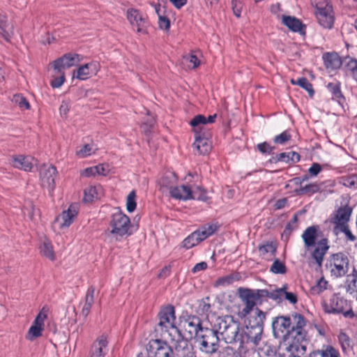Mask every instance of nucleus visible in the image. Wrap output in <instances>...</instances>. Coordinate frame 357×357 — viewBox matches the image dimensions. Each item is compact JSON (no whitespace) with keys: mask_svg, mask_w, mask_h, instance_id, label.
<instances>
[{"mask_svg":"<svg viewBox=\"0 0 357 357\" xmlns=\"http://www.w3.org/2000/svg\"><path fill=\"white\" fill-rule=\"evenodd\" d=\"M291 326L290 335L293 337V343L284 344V349L290 353L294 357H300L305 352L306 347L302 344L305 340L306 332L304 329L305 326V320L304 317L299 314H294L291 319Z\"/></svg>","mask_w":357,"mask_h":357,"instance_id":"f257e3e1","label":"nucleus"},{"mask_svg":"<svg viewBox=\"0 0 357 357\" xmlns=\"http://www.w3.org/2000/svg\"><path fill=\"white\" fill-rule=\"evenodd\" d=\"M214 327L217 334L219 333L226 343L232 344L241 340L239 324L231 316L216 317Z\"/></svg>","mask_w":357,"mask_h":357,"instance_id":"f03ea898","label":"nucleus"},{"mask_svg":"<svg viewBox=\"0 0 357 357\" xmlns=\"http://www.w3.org/2000/svg\"><path fill=\"white\" fill-rule=\"evenodd\" d=\"M350 261L347 254L337 252L331 255L326 262V268L335 278L344 276L349 271Z\"/></svg>","mask_w":357,"mask_h":357,"instance_id":"7ed1b4c3","label":"nucleus"},{"mask_svg":"<svg viewBox=\"0 0 357 357\" xmlns=\"http://www.w3.org/2000/svg\"><path fill=\"white\" fill-rule=\"evenodd\" d=\"M315 8V16L318 23L323 28L331 29L334 24V15L332 6L328 0H311Z\"/></svg>","mask_w":357,"mask_h":357,"instance_id":"20e7f679","label":"nucleus"},{"mask_svg":"<svg viewBox=\"0 0 357 357\" xmlns=\"http://www.w3.org/2000/svg\"><path fill=\"white\" fill-rule=\"evenodd\" d=\"M266 292L264 289L252 290L249 289H240L239 297L245 304V307L238 312L241 319L245 318L253 310L255 305L261 302Z\"/></svg>","mask_w":357,"mask_h":357,"instance_id":"39448f33","label":"nucleus"},{"mask_svg":"<svg viewBox=\"0 0 357 357\" xmlns=\"http://www.w3.org/2000/svg\"><path fill=\"white\" fill-rule=\"evenodd\" d=\"M109 227V234L116 240H119L124 236L130 235L128 232L130 227V219L118 208H116L112 215Z\"/></svg>","mask_w":357,"mask_h":357,"instance_id":"423d86ee","label":"nucleus"},{"mask_svg":"<svg viewBox=\"0 0 357 357\" xmlns=\"http://www.w3.org/2000/svg\"><path fill=\"white\" fill-rule=\"evenodd\" d=\"M195 342L201 351L212 354L218 349L219 337L215 330L206 327L201 330Z\"/></svg>","mask_w":357,"mask_h":357,"instance_id":"0eeeda50","label":"nucleus"},{"mask_svg":"<svg viewBox=\"0 0 357 357\" xmlns=\"http://www.w3.org/2000/svg\"><path fill=\"white\" fill-rule=\"evenodd\" d=\"M321 305L324 310L328 314L343 313L346 317L354 316L351 310H347L349 307L347 301L339 294H334L329 299H324Z\"/></svg>","mask_w":357,"mask_h":357,"instance_id":"6e6552de","label":"nucleus"},{"mask_svg":"<svg viewBox=\"0 0 357 357\" xmlns=\"http://www.w3.org/2000/svg\"><path fill=\"white\" fill-rule=\"evenodd\" d=\"M291 321L287 317H278L273 319L272 328L273 335L276 338H282L283 343L281 344L284 348L285 343H293V337L290 335Z\"/></svg>","mask_w":357,"mask_h":357,"instance_id":"1a4fd4ad","label":"nucleus"},{"mask_svg":"<svg viewBox=\"0 0 357 357\" xmlns=\"http://www.w3.org/2000/svg\"><path fill=\"white\" fill-rule=\"evenodd\" d=\"M217 229V227L213 224L204 225L199 229L192 232L183 241V246L190 249L212 235Z\"/></svg>","mask_w":357,"mask_h":357,"instance_id":"9d476101","label":"nucleus"},{"mask_svg":"<svg viewBox=\"0 0 357 357\" xmlns=\"http://www.w3.org/2000/svg\"><path fill=\"white\" fill-rule=\"evenodd\" d=\"M158 326L160 328L162 331H168L169 330H172L174 333H177L179 337L178 330L175 326L176 316L173 306L167 305L162 307L158 314Z\"/></svg>","mask_w":357,"mask_h":357,"instance_id":"9b49d317","label":"nucleus"},{"mask_svg":"<svg viewBox=\"0 0 357 357\" xmlns=\"http://www.w3.org/2000/svg\"><path fill=\"white\" fill-rule=\"evenodd\" d=\"M39 174L42 186L52 192L55 187L56 168L50 164H44L40 167Z\"/></svg>","mask_w":357,"mask_h":357,"instance_id":"f8f14e48","label":"nucleus"},{"mask_svg":"<svg viewBox=\"0 0 357 357\" xmlns=\"http://www.w3.org/2000/svg\"><path fill=\"white\" fill-rule=\"evenodd\" d=\"M173 351L165 342L151 340L147 347V357H172Z\"/></svg>","mask_w":357,"mask_h":357,"instance_id":"ddd939ff","label":"nucleus"},{"mask_svg":"<svg viewBox=\"0 0 357 357\" xmlns=\"http://www.w3.org/2000/svg\"><path fill=\"white\" fill-rule=\"evenodd\" d=\"M46 319L47 314L43 310L40 311L36 316L25 335L26 340L33 341L42 336L45 326L44 323Z\"/></svg>","mask_w":357,"mask_h":357,"instance_id":"4468645a","label":"nucleus"},{"mask_svg":"<svg viewBox=\"0 0 357 357\" xmlns=\"http://www.w3.org/2000/svg\"><path fill=\"white\" fill-rule=\"evenodd\" d=\"M352 209L348 206L339 208L331 218V222L333 224L334 231L340 229L345 228L348 225Z\"/></svg>","mask_w":357,"mask_h":357,"instance_id":"2eb2a0df","label":"nucleus"},{"mask_svg":"<svg viewBox=\"0 0 357 357\" xmlns=\"http://www.w3.org/2000/svg\"><path fill=\"white\" fill-rule=\"evenodd\" d=\"M82 60V56L77 54L69 53L56 59L53 63V66L57 73L62 70L78 65Z\"/></svg>","mask_w":357,"mask_h":357,"instance_id":"dca6fc26","label":"nucleus"},{"mask_svg":"<svg viewBox=\"0 0 357 357\" xmlns=\"http://www.w3.org/2000/svg\"><path fill=\"white\" fill-rule=\"evenodd\" d=\"M99 69V64L97 62L93 61L86 63L73 71V77L80 80H85L96 75Z\"/></svg>","mask_w":357,"mask_h":357,"instance_id":"f3484780","label":"nucleus"},{"mask_svg":"<svg viewBox=\"0 0 357 357\" xmlns=\"http://www.w3.org/2000/svg\"><path fill=\"white\" fill-rule=\"evenodd\" d=\"M108 351L107 337L105 335H102L93 342L90 350V357H105Z\"/></svg>","mask_w":357,"mask_h":357,"instance_id":"a211bd4d","label":"nucleus"},{"mask_svg":"<svg viewBox=\"0 0 357 357\" xmlns=\"http://www.w3.org/2000/svg\"><path fill=\"white\" fill-rule=\"evenodd\" d=\"M182 327L184 331L188 333L187 338L195 339L198 337L199 333L201 330H204V328L201 326V322L197 317H189L182 323Z\"/></svg>","mask_w":357,"mask_h":357,"instance_id":"6ab92c4d","label":"nucleus"},{"mask_svg":"<svg viewBox=\"0 0 357 357\" xmlns=\"http://www.w3.org/2000/svg\"><path fill=\"white\" fill-rule=\"evenodd\" d=\"M127 18L133 29L136 28L137 32H143L147 25V22L142 13L137 10L130 8L127 10Z\"/></svg>","mask_w":357,"mask_h":357,"instance_id":"aec40b11","label":"nucleus"},{"mask_svg":"<svg viewBox=\"0 0 357 357\" xmlns=\"http://www.w3.org/2000/svg\"><path fill=\"white\" fill-rule=\"evenodd\" d=\"M314 246V248L311 253V256L318 266L321 267L324 257L329 249L328 239L324 238L319 241Z\"/></svg>","mask_w":357,"mask_h":357,"instance_id":"412c9836","label":"nucleus"},{"mask_svg":"<svg viewBox=\"0 0 357 357\" xmlns=\"http://www.w3.org/2000/svg\"><path fill=\"white\" fill-rule=\"evenodd\" d=\"M195 134V140L192 145L196 151L195 153L204 155L208 153L211 148L210 140L204 134L201 132Z\"/></svg>","mask_w":357,"mask_h":357,"instance_id":"4be33fe9","label":"nucleus"},{"mask_svg":"<svg viewBox=\"0 0 357 357\" xmlns=\"http://www.w3.org/2000/svg\"><path fill=\"white\" fill-rule=\"evenodd\" d=\"M217 115H210L207 118L204 115L199 114L195 116L190 121V125L195 133L202 132L204 126L207 123H212L215 121Z\"/></svg>","mask_w":357,"mask_h":357,"instance_id":"5701e85b","label":"nucleus"},{"mask_svg":"<svg viewBox=\"0 0 357 357\" xmlns=\"http://www.w3.org/2000/svg\"><path fill=\"white\" fill-rule=\"evenodd\" d=\"M77 214V210L75 206L70 205L67 211L63 213L56 218L61 228H67L73 222V220Z\"/></svg>","mask_w":357,"mask_h":357,"instance_id":"b1692460","label":"nucleus"},{"mask_svg":"<svg viewBox=\"0 0 357 357\" xmlns=\"http://www.w3.org/2000/svg\"><path fill=\"white\" fill-rule=\"evenodd\" d=\"M34 162V159L31 156L17 155L13 158L12 165L19 169L28 172L33 167Z\"/></svg>","mask_w":357,"mask_h":357,"instance_id":"393cba45","label":"nucleus"},{"mask_svg":"<svg viewBox=\"0 0 357 357\" xmlns=\"http://www.w3.org/2000/svg\"><path fill=\"white\" fill-rule=\"evenodd\" d=\"M319 229V226L314 225L308 227L303 231L302 234V238L306 248L308 249L309 248L312 247L316 244L315 240L317 236Z\"/></svg>","mask_w":357,"mask_h":357,"instance_id":"a878e982","label":"nucleus"},{"mask_svg":"<svg viewBox=\"0 0 357 357\" xmlns=\"http://www.w3.org/2000/svg\"><path fill=\"white\" fill-rule=\"evenodd\" d=\"M282 22L292 31L299 32L301 34L305 33V26L297 18L283 15L282 17Z\"/></svg>","mask_w":357,"mask_h":357,"instance_id":"bb28decb","label":"nucleus"},{"mask_svg":"<svg viewBox=\"0 0 357 357\" xmlns=\"http://www.w3.org/2000/svg\"><path fill=\"white\" fill-rule=\"evenodd\" d=\"M170 195L176 199L188 200L191 199L192 189L185 185L174 187L170 191Z\"/></svg>","mask_w":357,"mask_h":357,"instance_id":"cd10ccee","label":"nucleus"},{"mask_svg":"<svg viewBox=\"0 0 357 357\" xmlns=\"http://www.w3.org/2000/svg\"><path fill=\"white\" fill-rule=\"evenodd\" d=\"M176 340V344L174 347V351H173L172 356L174 357H190V349L188 346L187 340L180 339V336H178Z\"/></svg>","mask_w":357,"mask_h":357,"instance_id":"c85d7f7f","label":"nucleus"},{"mask_svg":"<svg viewBox=\"0 0 357 357\" xmlns=\"http://www.w3.org/2000/svg\"><path fill=\"white\" fill-rule=\"evenodd\" d=\"M94 292L95 288L93 287H90L87 289L84 302L80 312V315L82 316L84 319L86 318L90 313L91 306L94 301Z\"/></svg>","mask_w":357,"mask_h":357,"instance_id":"c756f323","label":"nucleus"},{"mask_svg":"<svg viewBox=\"0 0 357 357\" xmlns=\"http://www.w3.org/2000/svg\"><path fill=\"white\" fill-rule=\"evenodd\" d=\"M102 194L103 190L100 185L90 186L85 189L83 200L84 202H92L100 198Z\"/></svg>","mask_w":357,"mask_h":357,"instance_id":"7c9ffc66","label":"nucleus"},{"mask_svg":"<svg viewBox=\"0 0 357 357\" xmlns=\"http://www.w3.org/2000/svg\"><path fill=\"white\" fill-rule=\"evenodd\" d=\"M245 335L248 339L255 345H257L261 340L263 328L259 326H246Z\"/></svg>","mask_w":357,"mask_h":357,"instance_id":"2f4dec72","label":"nucleus"},{"mask_svg":"<svg viewBox=\"0 0 357 357\" xmlns=\"http://www.w3.org/2000/svg\"><path fill=\"white\" fill-rule=\"evenodd\" d=\"M323 59L328 69H337L342 65L341 59L336 53H326L324 54Z\"/></svg>","mask_w":357,"mask_h":357,"instance_id":"473e14b6","label":"nucleus"},{"mask_svg":"<svg viewBox=\"0 0 357 357\" xmlns=\"http://www.w3.org/2000/svg\"><path fill=\"white\" fill-rule=\"evenodd\" d=\"M266 319V314L259 309H255L254 314H252L248 320L246 326H259L264 328V322Z\"/></svg>","mask_w":357,"mask_h":357,"instance_id":"72a5a7b5","label":"nucleus"},{"mask_svg":"<svg viewBox=\"0 0 357 357\" xmlns=\"http://www.w3.org/2000/svg\"><path fill=\"white\" fill-rule=\"evenodd\" d=\"M259 256L263 259L270 260L275 257L276 252V246L271 242H266L259 247Z\"/></svg>","mask_w":357,"mask_h":357,"instance_id":"f704fd0d","label":"nucleus"},{"mask_svg":"<svg viewBox=\"0 0 357 357\" xmlns=\"http://www.w3.org/2000/svg\"><path fill=\"white\" fill-rule=\"evenodd\" d=\"M345 287L347 291L357 299V272L355 270L347 276Z\"/></svg>","mask_w":357,"mask_h":357,"instance_id":"c9c22d12","label":"nucleus"},{"mask_svg":"<svg viewBox=\"0 0 357 357\" xmlns=\"http://www.w3.org/2000/svg\"><path fill=\"white\" fill-rule=\"evenodd\" d=\"M96 146L93 143L80 145L77 147L75 154L78 158H84L96 153Z\"/></svg>","mask_w":357,"mask_h":357,"instance_id":"e433bc0d","label":"nucleus"},{"mask_svg":"<svg viewBox=\"0 0 357 357\" xmlns=\"http://www.w3.org/2000/svg\"><path fill=\"white\" fill-rule=\"evenodd\" d=\"M0 34L6 40L13 35V26L7 22L6 17L0 14Z\"/></svg>","mask_w":357,"mask_h":357,"instance_id":"4c0bfd02","label":"nucleus"},{"mask_svg":"<svg viewBox=\"0 0 357 357\" xmlns=\"http://www.w3.org/2000/svg\"><path fill=\"white\" fill-rule=\"evenodd\" d=\"M338 351L332 346H327L325 349L311 352L308 357H338Z\"/></svg>","mask_w":357,"mask_h":357,"instance_id":"58836bf2","label":"nucleus"},{"mask_svg":"<svg viewBox=\"0 0 357 357\" xmlns=\"http://www.w3.org/2000/svg\"><path fill=\"white\" fill-rule=\"evenodd\" d=\"M176 181V176L172 173H169L161 178L160 185L163 190H167L170 193L171 190H173L174 188Z\"/></svg>","mask_w":357,"mask_h":357,"instance_id":"ea45409f","label":"nucleus"},{"mask_svg":"<svg viewBox=\"0 0 357 357\" xmlns=\"http://www.w3.org/2000/svg\"><path fill=\"white\" fill-rule=\"evenodd\" d=\"M40 252L50 260L54 259V252L50 241L45 239L40 247Z\"/></svg>","mask_w":357,"mask_h":357,"instance_id":"a19ab883","label":"nucleus"},{"mask_svg":"<svg viewBox=\"0 0 357 357\" xmlns=\"http://www.w3.org/2000/svg\"><path fill=\"white\" fill-rule=\"evenodd\" d=\"M328 281L324 278H321L316 284L310 289V294L312 295H319L324 290L327 289Z\"/></svg>","mask_w":357,"mask_h":357,"instance_id":"79ce46f5","label":"nucleus"},{"mask_svg":"<svg viewBox=\"0 0 357 357\" xmlns=\"http://www.w3.org/2000/svg\"><path fill=\"white\" fill-rule=\"evenodd\" d=\"M291 83L294 85L300 86L303 89H305L310 96H313L314 90L312 89V85L308 82V80L306 78L301 77L298 78L297 80L291 79Z\"/></svg>","mask_w":357,"mask_h":357,"instance_id":"37998d69","label":"nucleus"},{"mask_svg":"<svg viewBox=\"0 0 357 357\" xmlns=\"http://www.w3.org/2000/svg\"><path fill=\"white\" fill-rule=\"evenodd\" d=\"M328 89L333 94V99L340 101L343 98L340 91V84L339 82L329 83L327 85Z\"/></svg>","mask_w":357,"mask_h":357,"instance_id":"c03bdc74","label":"nucleus"},{"mask_svg":"<svg viewBox=\"0 0 357 357\" xmlns=\"http://www.w3.org/2000/svg\"><path fill=\"white\" fill-rule=\"evenodd\" d=\"M191 199L205 202L208 199V197L205 190L199 186H195V188L192 190Z\"/></svg>","mask_w":357,"mask_h":357,"instance_id":"a18cd8bd","label":"nucleus"},{"mask_svg":"<svg viewBox=\"0 0 357 357\" xmlns=\"http://www.w3.org/2000/svg\"><path fill=\"white\" fill-rule=\"evenodd\" d=\"M270 271L275 274H284L286 273L287 268L284 264L276 259L271 265Z\"/></svg>","mask_w":357,"mask_h":357,"instance_id":"49530a36","label":"nucleus"},{"mask_svg":"<svg viewBox=\"0 0 357 357\" xmlns=\"http://www.w3.org/2000/svg\"><path fill=\"white\" fill-rule=\"evenodd\" d=\"M319 187L317 183H310L297 190L298 195L313 194L319 191Z\"/></svg>","mask_w":357,"mask_h":357,"instance_id":"de8ad7c7","label":"nucleus"},{"mask_svg":"<svg viewBox=\"0 0 357 357\" xmlns=\"http://www.w3.org/2000/svg\"><path fill=\"white\" fill-rule=\"evenodd\" d=\"M135 197V191H131L127 196L126 209L128 212H133L136 208Z\"/></svg>","mask_w":357,"mask_h":357,"instance_id":"09e8293b","label":"nucleus"},{"mask_svg":"<svg viewBox=\"0 0 357 357\" xmlns=\"http://www.w3.org/2000/svg\"><path fill=\"white\" fill-rule=\"evenodd\" d=\"M347 69L351 71L353 77L357 82V60L348 58L345 60Z\"/></svg>","mask_w":357,"mask_h":357,"instance_id":"8fccbe9b","label":"nucleus"},{"mask_svg":"<svg viewBox=\"0 0 357 357\" xmlns=\"http://www.w3.org/2000/svg\"><path fill=\"white\" fill-rule=\"evenodd\" d=\"M339 342L343 350H347L350 347V339L344 332H340L338 335Z\"/></svg>","mask_w":357,"mask_h":357,"instance_id":"3c124183","label":"nucleus"},{"mask_svg":"<svg viewBox=\"0 0 357 357\" xmlns=\"http://www.w3.org/2000/svg\"><path fill=\"white\" fill-rule=\"evenodd\" d=\"M291 139V135L287 131H284L281 134L274 137L273 142L275 144H284Z\"/></svg>","mask_w":357,"mask_h":357,"instance_id":"603ef678","label":"nucleus"},{"mask_svg":"<svg viewBox=\"0 0 357 357\" xmlns=\"http://www.w3.org/2000/svg\"><path fill=\"white\" fill-rule=\"evenodd\" d=\"M234 281V277L231 275H226L222 278H220L218 279L215 282V287L219 286H227L230 284H231Z\"/></svg>","mask_w":357,"mask_h":357,"instance_id":"864d4df0","label":"nucleus"},{"mask_svg":"<svg viewBox=\"0 0 357 357\" xmlns=\"http://www.w3.org/2000/svg\"><path fill=\"white\" fill-rule=\"evenodd\" d=\"M266 292V295L264 296V298H270L273 300H281L282 299V292L283 291V288L278 289L272 292H269L268 291L264 289Z\"/></svg>","mask_w":357,"mask_h":357,"instance_id":"5fc2aeb1","label":"nucleus"},{"mask_svg":"<svg viewBox=\"0 0 357 357\" xmlns=\"http://www.w3.org/2000/svg\"><path fill=\"white\" fill-rule=\"evenodd\" d=\"M218 357H240V356L231 347H226L220 351Z\"/></svg>","mask_w":357,"mask_h":357,"instance_id":"6e6d98bb","label":"nucleus"},{"mask_svg":"<svg viewBox=\"0 0 357 357\" xmlns=\"http://www.w3.org/2000/svg\"><path fill=\"white\" fill-rule=\"evenodd\" d=\"M14 101L18 106L22 109H28L29 108V103L25 98L20 95H16L14 96Z\"/></svg>","mask_w":357,"mask_h":357,"instance_id":"4d7b16f0","label":"nucleus"},{"mask_svg":"<svg viewBox=\"0 0 357 357\" xmlns=\"http://www.w3.org/2000/svg\"><path fill=\"white\" fill-rule=\"evenodd\" d=\"M335 235H338L340 233H344L347 238V240L351 241H354L356 240V236L351 232L349 229V226H345V228H340L334 231Z\"/></svg>","mask_w":357,"mask_h":357,"instance_id":"13d9d810","label":"nucleus"},{"mask_svg":"<svg viewBox=\"0 0 357 357\" xmlns=\"http://www.w3.org/2000/svg\"><path fill=\"white\" fill-rule=\"evenodd\" d=\"M35 208L31 203H28L23 208L22 212L25 216L32 220L34 215Z\"/></svg>","mask_w":357,"mask_h":357,"instance_id":"bf43d9fd","label":"nucleus"},{"mask_svg":"<svg viewBox=\"0 0 357 357\" xmlns=\"http://www.w3.org/2000/svg\"><path fill=\"white\" fill-rule=\"evenodd\" d=\"M60 75L57 77H54L52 81H51V86L53 87V88H59L64 82L65 81V75H64V73H61V72L59 73Z\"/></svg>","mask_w":357,"mask_h":357,"instance_id":"052dcab7","label":"nucleus"},{"mask_svg":"<svg viewBox=\"0 0 357 357\" xmlns=\"http://www.w3.org/2000/svg\"><path fill=\"white\" fill-rule=\"evenodd\" d=\"M282 298L287 300L290 303L295 304L297 302L296 295L291 292H288L285 291L284 288H283V291L282 292Z\"/></svg>","mask_w":357,"mask_h":357,"instance_id":"680f3d73","label":"nucleus"},{"mask_svg":"<svg viewBox=\"0 0 357 357\" xmlns=\"http://www.w3.org/2000/svg\"><path fill=\"white\" fill-rule=\"evenodd\" d=\"M231 5L234 14L236 17H239L241 13L242 3L236 0H232Z\"/></svg>","mask_w":357,"mask_h":357,"instance_id":"e2e57ef3","label":"nucleus"},{"mask_svg":"<svg viewBox=\"0 0 357 357\" xmlns=\"http://www.w3.org/2000/svg\"><path fill=\"white\" fill-rule=\"evenodd\" d=\"M344 185L349 187H357V174L351 175L347 178L344 179Z\"/></svg>","mask_w":357,"mask_h":357,"instance_id":"0e129e2a","label":"nucleus"},{"mask_svg":"<svg viewBox=\"0 0 357 357\" xmlns=\"http://www.w3.org/2000/svg\"><path fill=\"white\" fill-rule=\"evenodd\" d=\"M321 170V167L319 164L314 162L312 165V166L309 168L308 172L312 176H317Z\"/></svg>","mask_w":357,"mask_h":357,"instance_id":"69168bd1","label":"nucleus"},{"mask_svg":"<svg viewBox=\"0 0 357 357\" xmlns=\"http://www.w3.org/2000/svg\"><path fill=\"white\" fill-rule=\"evenodd\" d=\"M158 24L160 29H167L169 27V21L165 16L160 15Z\"/></svg>","mask_w":357,"mask_h":357,"instance_id":"338daca9","label":"nucleus"},{"mask_svg":"<svg viewBox=\"0 0 357 357\" xmlns=\"http://www.w3.org/2000/svg\"><path fill=\"white\" fill-rule=\"evenodd\" d=\"M257 148L262 153H270L272 151V147L266 142L259 144Z\"/></svg>","mask_w":357,"mask_h":357,"instance_id":"774afa93","label":"nucleus"}]
</instances>
